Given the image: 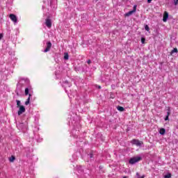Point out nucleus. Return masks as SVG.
Wrapping results in <instances>:
<instances>
[{
    "mask_svg": "<svg viewBox=\"0 0 178 178\" xmlns=\"http://www.w3.org/2000/svg\"><path fill=\"white\" fill-rule=\"evenodd\" d=\"M141 161V156H135L129 159L130 165H134V163H137V162H140Z\"/></svg>",
    "mask_w": 178,
    "mask_h": 178,
    "instance_id": "nucleus-1",
    "label": "nucleus"
},
{
    "mask_svg": "<svg viewBox=\"0 0 178 178\" xmlns=\"http://www.w3.org/2000/svg\"><path fill=\"white\" fill-rule=\"evenodd\" d=\"M131 143L134 145H136V147H141V145H143V141L138 140L137 139L132 140Z\"/></svg>",
    "mask_w": 178,
    "mask_h": 178,
    "instance_id": "nucleus-2",
    "label": "nucleus"
},
{
    "mask_svg": "<svg viewBox=\"0 0 178 178\" xmlns=\"http://www.w3.org/2000/svg\"><path fill=\"white\" fill-rule=\"evenodd\" d=\"M45 24L47 27H48V29H51V27H52V21L51 20V19L49 18L46 19Z\"/></svg>",
    "mask_w": 178,
    "mask_h": 178,
    "instance_id": "nucleus-3",
    "label": "nucleus"
},
{
    "mask_svg": "<svg viewBox=\"0 0 178 178\" xmlns=\"http://www.w3.org/2000/svg\"><path fill=\"white\" fill-rule=\"evenodd\" d=\"M19 108L18 111V115L20 116V115H22V113H24L26 112V108L24 107V106H21Z\"/></svg>",
    "mask_w": 178,
    "mask_h": 178,
    "instance_id": "nucleus-4",
    "label": "nucleus"
},
{
    "mask_svg": "<svg viewBox=\"0 0 178 178\" xmlns=\"http://www.w3.org/2000/svg\"><path fill=\"white\" fill-rule=\"evenodd\" d=\"M168 19H169V13L165 11L163 13V22H168Z\"/></svg>",
    "mask_w": 178,
    "mask_h": 178,
    "instance_id": "nucleus-5",
    "label": "nucleus"
},
{
    "mask_svg": "<svg viewBox=\"0 0 178 178\" xmlns=\"http://www.w3.org/2000/svg\"><path fill=\"white\" fill-rule=\"evenodd\" d=\"M10 19H11L12 22H13L14 23H17V17H16V15L10 14Z\"/></svg>",
    "mask_w": 178,
    "mask_h": 178,
    "instance_id": "nucleus-6",
    "label": "nucleus"
},
{
    "mask_svg": "<svg viewBox=\"0 0 178 178\" xmlns=\"http://www.w3.org/2000/svg\"><path fill=\"white\" fill-rule=\"evenodd\" d=\"M51 47H52V43H51V42H48L47 44V47L44 49V52H48V51L51 49Z\"/></svg>",
    "mask_w": 178,
    "mask_h": 178,
    "instance_id": "nucleus-7",
    "label": "nucleus"
},
{
    "mask_svg": "<svg viewBox=\"0 0 178 178\" xmlns=\"http://www.w3.org/2000/svg\"><path fill=\"white\" fill-rule=\"evenodd\" d=\"M159 133H160L162 136H163V134H165L166 133V130H165V129H163V128H161V129H160V130H159Z\"/></svg>",
    "mask_w": 178,
    "mask_h": 178,
    "instance_id": "nucleus-8",
    "label": "nucleus"
},
{
    "mask_svg": "<svg viewBox=\"0 0 178 178\" xmlns=\"http://www.w3.org/2000/svg\"><path fill=\"white\" fill-rule=\"evenodd\" d=\"M133 13H134V11H133V10H131V11H129V12L125 13L124 15H125L127 17H129V16H131V15H132Z\"/></svg>",
    "mask_w": 178,
    "mask_h": 178,
    "instance_id": "nucleus-9",
    "label": "nucleus"
},
{
    "mask_svg": "<svg viewBox=\"0 0 178 178\" xmlns=\"http://www.w3.org/2000/svg\"><path fill=\"white\" fill-rule=\"evenodd\" d=\"M118 111H120V112H123L124 111V108H123L122 106H118L117 107Z\"/></svg>",
    "mask_w": 178,
    "mask_h": 178,
    "instance_id": "nucleus-10",
    "label": "nucleus"
},
{
    "mask_svg": "<svg viewBox=\"0 0 178 178\" xmlns=\"http://www.w3.org/2000/svg\"><path fill=\"white\" fill-rule=\"evenodd\" d=\"M177 52H178V51H177V48H174L172 51H171V52H170V54H171V55H173V54H177Z\"/></svg>",
    "mask_w": 178,
    "mask_h": 178,
    "instance_id": "nucleus-11",
    "label": "nucleus"
},
{
    "mask_svg": "<svg viewBox=\"0 0 178 178\" xmlns=\"http://www.w3.org/2000/svg\"><path fill=\"white\" fill-rule=\"evenodd\" d=\"M136 177L137 178H145V175H140V173L136 172Z\"/></svg>",
    "mask_w": 178,
    "mask_h": 178,
    "instance_id": "nucleus-12",
    "label": "nucleus"
},
{
    "mask_svg": "<svg viewBox=\"0 0 178 178\" xmlns=\"http://www.w3.org/2000/svg\"><path fill=\"white\" fill-rule=\"evenodd\" d=\"M172 177V174L168 173L167 175H164V178H170Z\"/></svg>",
    "mask_w": 178,
    "mask_h": 178,
    "instance_id": "nucleus-13",
    "label": "nucleus"
},
{
    "mask_svg": "<svg viewBox=\"0 0 178 178\" xmlns=\"http://www.w3.org/2000/svg\"><path fill=\"white\" fill-rule=\"evenodd\" d=\"M16 102H17V108H19V106H22L20 104H21V102L19 100H16Z\"/></svg>",
    "mask_w": 178,
    "mask_h": 178,
    "instance_id": "nucleus-14",
    "label": "nucleus"
},
{
    "mask_svg": "<svg viewBox=\"0 0 178 178\" xmlns=\"http://www.w3.org/2000/svg\"><path fill=\"white\" fill-rule=\"evenodd\" d=\"M137 10V6H134V9L132 10L134 13H136V11Z\"/></svg>",
    "mask_w": 178,
    "mask_h": 178,
    "instance_id": "nucleus-15",
    "label": "nucleus"
},
{
    "mask_svg": "<svg viewBox=\"0 0 178 178\" xmlns=\"http://www.w3.org/2000/svg\"><path fill=\"white\" fill-rule=\"evenodd\" d=\"M64 59H65L66 60H67V59H69V54H65Z\"/></svg>",
    "mask_w": 178,
    "mask_h": 178,
    "instance_id": "nucleus-16",
    "label": "nucleus"
},
{
    "mask_svg": "<svg viewBox=\"0 0 178 178\" xmlns=\"http://www.w3.org/2000/svg\"><path fill=\"white\" fill-rule=\"evenodd\" d=\"M145 30H146V31H149V26H148V25H145Z\"/></svg>",
    "mask_w": 178,
    "mask_h": 178,
    "instance_id": "nucleus-17",
    "label": "nucleus"
},
{
    "mask_svg": "<svg viewBox=\"0 0 178 178\" xmlns=\"http://www.w3.org/2000/svg\"><path fill=\"white\" fill-rule=\"evenodd\" d=\"M10 162H13V161H15V156H12L10 159H9Z\"/></svg>",
    "mask_w": 178,
    "mask_h": 178,
    "instance_id": "nucleus-18",
    "label": "nucleus"
},
{
    "mask_svg": "<svg viewBox=\"0 0 178 178\" xmlns=\"http://www.w3.org/2000/svg\"><path fill=\"white\" fill-rule=\"evenodd\" d=\"M29 104H30V97H29L27 101L25 102V105H29Z\"/></svg>",
    "mask_w": 178,
    "mask_h": 178,
    "instance_id": "nucleus-19",
    "label": "nucleus"
},
{
    "mask_svg": "<svg viewBox=\"0 0 178 178\" xmlns=\"http://www.w3.org/2000/svg\"><path fill=\"white\" fill-rule=\"evenodd\" d=\"M141 42H142V44H145V38H141Z\"/></svg>",
    "mask_w": 178,
    "mask_h": 178,
    "instance_id": "nucleus-20",
    "label": "nucleus"
},
{
    "mask_svg": "<svg viewBox=\"0 0 178 178\" xmlns=\"http://www.w3.org/2000/svg\"><path fill=\"white\" fill-rule=\"evenodd\" d=\"M25 95H29V88L25 89Z\"/></svg>",
    "mask_w": 178,
    "mask_h": 178,
    "instance_id": "nucleus-21",
    "label": "nucleus"
},
{
    "mask_svg": "<svg viewBox=\"0 0 178 178\" xmlns=\"http://www.w3.org/2000/svg\"><path fill=\"white\" fill-rule=\"evenodd\" d=\"M165 109H166L167 112H170V107L167 106V107L165 108Z\"/></svg>",
    "mask_w": 178,
    "mask_h": 178,
    "instance_id": "nucleus-22",
    "label": "nucleus"
},
{
    "mask_svg": "<svg viewBox=\"0 0 178 178\" xmlns=\"http://www.w3.org/2000/svg\"><path fill=\"white\" fill-rule=\"evenodd\" d=\"M174 1V5H177L178 4V0H173Z\"/></svg>",
    "mask_w": 178,
    "mask_h": 178,
    "instance_id": "nucleus-23",
    "label": "nucleus"
},
{
    "mask_svg": "<svg viewBox=\"0 0 178 178\" xmlns=\"http://www.w3.org/2000/svg\"><path fill=\"white\" fill-rule=\"evenodd\" d=\"M3 37V35L2 33H0V40H2Z\"/></svg>",
    "mask_w": 178,
    "mask_h": 178,
    "instance_id": "nucleus-24",
    "label": "nucleus"
},
{
    "mask_svg": "<svg viewBox=\"0 0 178 178\" xmlns=\"http://www.w3.org/2000/svg\"><path fill=\"white\" fill-rule=\"evenodd\" d=\"M165 120H169V116L168 115H166V117L165 118Z\"/></svg>",
    "mask_w": 178,
    "mask_h": 178,
    "instance_id": "nucleus-25",
    "label": "nucleus"
},
{
    "mask_svg": "<svg viewBox=\"0 0 178 178\" xmlns=\"http://www.w3.org/2000/svg\"><path fill=\"white\" fill-rule=\"evenodd\" d=\"M152 2V0H147V3H151Z\"/></svg>",
    "mask_w": 178,
    "mask_h": 178,
    "instance_id": "nucleus-26",
    "label": "nucleus"
},
{
    "mask_svg": "<svg viewBox=\"0 0 178 178\" xmlns=\"http://www.w3.org/2000/svg\"><path fill=\"white\" fill-rule=\"evenodd\" d=\"M170 115V111H167V116H169Z\"/></svg>",
    "mask_w": 178,
    "mask_h": 178,
    "instance_id": "nucleus-27",
    "label": "nucleus"
},
{
    "mask_svg": "<svg viewBox=\"0 0 178 178\" xmlns=\"http://www.w3.org/2000/svg\"><path fill=\"white\" fill-rule=\"evenodd\" d=\"M88 64L91 63V60H88Z\"/></svg>",
    "mask_w": 178,
    "mask_h": 178,
    "instance_id": "nucleus-28",
    "label": "nucleus"
},
{
    "mask_svg": "<svg viewBox=\"0 0 178 178\" xmlns=\"http://www.w3.org/2000/svg\"><path fill=\"white\" fill-rule=\"evenodd\" d=\"M99 88H101V86H99Z\"/></svg>",
    "mask_w": 178,
    "mask_h": 178,
    "instance_id": "nucleus-29",
    "label": "nucleus"
},
{
    "mask_svg": "<svg viewBox=\"0 0 178 178\" xmlns=\"http://www.w3.org/2000/svg\"><path fill=\"white\" fill-rule=\"evenodd\" d=\"M65 83H67V81H65Z\"/></svg>",
    "mask_w": 178,
    "mask_h": 178,
    "instance_id": "nucleus-30",
    "label": "nucleus"
}]
</instances>
